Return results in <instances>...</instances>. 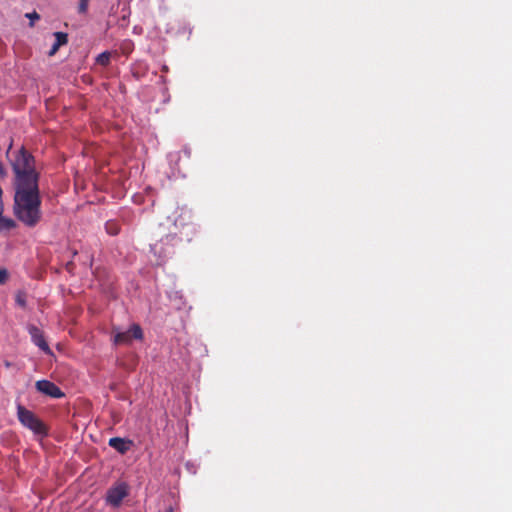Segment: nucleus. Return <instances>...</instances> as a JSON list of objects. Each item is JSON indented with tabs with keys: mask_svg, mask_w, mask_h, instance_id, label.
Returning <instances> with one entry per match:
<instances>
[{
	"mask_svg": "<svg viewBox=\"0 0 512 512\" xmlns=\"http://www.w3.org/2000/svg\"><path fill=\"white\" fill-rule=\"evenodd\" d=\"M41 203L38 182L32 177L20 179L19 184L15 185V217L25 226L35 227L42 219Z\"/></svg>",
	"mask_w": 512,
	"mask_h": 512,
	"instance_id": "f257e3e1",
	"label": "nucleus"
},
{
	"mask_svg": "<svg viewBox=\"0 0 512 512\" xmlns=\"http://www.w3.org/2000/svg\"><path fill=\"white\" fill-rule=\"evenodd\" d=\"M15 173V185L19 184L20 179L32 177L38 182V174L33 168V157L24 148L18 151V154L12 164Z\"/></svg>",
	"mask_w": 512,
	"mask_h": 512,
	"instance_id": "f03ea898",
	"label": "nucleus"
},
{
	"mask_svg": "<svg viewBox=\"0 0 512 512\" xmlns=\"http://www.w3.org/2000/svg\"><path fill=\"white\" fill-rule=\"evenodd\" d=\"M17 416L20 423L32 430L35 434L46 435V428L44 423L30 410L18 405Z\"/></svg>",
	"mask_w": 512,
	"mask_h": 512,
	"instance_id": "7ed1b4c3",
	"label": "nucleus"
},
{
	"mask_svg": "<svg viewBox=\"0 0 512 512\" xmlns=\"http://www.w3.org/2000/svg\"><path fill=\"white\" fill-rule=\"evenodd\" d=\"M114 331V343L117 345L129 344L133 339H141L143 336L142 329L137 324H133L126 331Z\"/></svg>",
	"mask_w": 512,
	"mask_h": 512,
	"instance_id": "20e7f679",
	"label": "nucleus"
},
{
	"mask_svg": "<svg viewBox=\"0 0 512 512\" xmlns=\"http://www.w3.org/2000/svg\"><path fill=\"white\" fill-rule=\"evenodd\" d=\"M36 389L48 396L53 398H61L64 396V393L60 390V388L51 381L48 380H39L36 382Z\"/></svg>",
	"mask_w": 512,
	"mask_h": 512,
	"instance_id": "39448f33",
	"label": "nucleus"
},
{
	"mask_svg": "<svg viewBox=\"0 0 512 512\" xmlns=\"http://www.w3.org/2000/svg\"><path fill=\"white\" fill-rule=\"evenodd\" d=\"M28 332L31 336L32 342L36 346H38L46 354L52 353L51 349L49 348V346L45 340L43 332L38 327H36L34 325H30L28 327Z\"/></svg>",
	"mask_w": 512,
	"mask_h": 512,
	"instance_id": "423d86ee",
	"label": "nucleus"
},
{
	"mask_svg": "<svg viewBox=\"0 0 512 512\" xmlns=\"http://www.w3.org/2000/svg\"><path fill=\"white\" fill-rule=\"evenodd\" d=\"M127 495V489L124 484L112 487L107 492L106 500L113 506H118Z\"/></svg>",
	"mask_w": 512,
	"mask_h": 512,
	"instance_id": "0eeeda50",
	"label": "nucleus"
},
{
	"mask_svg": "<svg viewBox=\"0 0 512 512\" xmlns=\"http://www.w3.org/2000/svg\"><path fill=\"white\" fill-rule=\"evenodd\" d=\"M54 36L56 41L51 48L50 55L55 54L60 46L65 45L68 42V35L66 33L55 32Z\"/></svg>",
	"mask_w": 512,
	"mask_h": 512,
	"instance_id": "6e6552de",
	"label": "nucleus"
},
{
	"mask_svg": "<svg viewBox=\"0 0 512 512\" xmlns=\"http://www.w3.org/2000/svg\"><path fill=\"white\" fill-rule=\"evenodd\" d=\"M109 445L121 453H125L129 448V442L119 437H114L109 440Z\"/></svg>",
	"mask_w": 512,
	"mask_h": 512,
	"instance_id": "1a4fd4ad",
	"label": "nucleus"
},
{
	"mask_svg": "<svg viewBox=\"0 0 512 512\" xmlns=\"http://www.w3.org/2000/svg\"><path fill=\"white\" fill-rule=\"evenodd\" d=\"M111 59V53L108 51L102 52L96 58V63L101 66H108Z\"/></svg>",
	"mask_w": 512,
	"mask_h": 512,
	"instance_id": "9d476101",
	"label": "nucleus"
},
{
	"mask_svg": "<svg viewBox=\"0 0 512 512\" xmlns=\"http://www.w3.org/2000/svg\"><path fill=\"white\" fill-rule=\"evenodd\" d=\"M0 227L3 229L10 230V229H13L16 227V223L11 218L1 217L0 218Z\"/></svg>",
	"mask_w": 512,
	"mask_h": 512,
	"instance_id": "9b49d317",
	"label": "nucleus"
},
{
	"mask_svg": "<svg viewBox=\"0 0 512 512\" xmlns=\"http://www.w3.org/2000/svg\"><path fill=\"white\" fill-rule=\"evenodd\" d=\"M90 0H79L78 13L86 14L88 11V5Z\"/></svg>",
	"mask_w": 512,
	"mask_h": 512,
	"instance_id": "f8f14e48",
	"label": "nucleus"
},
{
	"mask_svg": "<svg viewBox=\"0 0 512 512\" xmlns=\"http://www.w3.org/2000/svg\"><path fill=\"white\" fill-rule=\"evenodd\" d=\"M15 300H16V303L18 306H20L22 308H24L26 306V296L24 293L18 292Z\"/></svg>",
	"mask_w": 512,
	"mask_h": 512,
	"instance_id": "ddd939ff",
	"label": "nucleus"
},
{
	"mask_svg": "<svg viewBox=\"0 0 512 512\" xmlns=\"http://www.w3.org/2000/svg\"><path fill=\"white\" fill-rule=\"evenodd\" d=\"M25 17H27L30 20V27H33L34 22L40 19V15L36 11L26 13Z\"/></svg>",
	"mask_w": 512,
	"mask_h": 512,
	"instance_id": "4468645a",
	"label": "nucleus"
},
{
	"mask_svg": "<svg viewBox=\"0 0 512 512\" xmlns=\"http://www.w3.org/2000/svg\"><path fill=\"white\" fill-rule=\"evenodd\" d=\"M8 279V272L6 269H0V284H4Z\"/></svg>",
	"mask_w": 512,
	"mask_h": 512,
	"instance_id": "2eb2a0df",
	"label": "nucleus"
},
{
	"mask_svg": "<svg viewBox=\"0 0 512 512\" xmlns=\"http://www.w3.org/2000/svg\"><path fill=\"white\" fill-rule=\"evenodd\" d=\"M112 226H113V224H109L108 223L106 225V229H107L108 233H110L112 235H116L118 233V230L116 228L112 227Z\"/></svg>",
	"mask_w": 512,
	"mask_h": 512,
	"instance_id": "dca6fc26",
	"label": "nucleus"
}]
</instances>
